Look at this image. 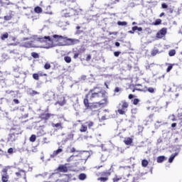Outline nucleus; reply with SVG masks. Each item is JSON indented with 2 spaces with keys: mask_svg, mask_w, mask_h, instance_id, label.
Listing matches in <instances>:
<instances>
[{
  "mask_svg": "<svg viewBox=\"0 0 182 182\" xmlns=\"http://www.w3.org/2000/svg\"><path fill=\"white\" fill-rule=\"evenodd\" d=\"M107 180H109V178L105 177V176L100 177V178H97V181H101V182H106V181H107Z\"/></svg>",
  "mask_w": 182,
  "mask_h": 182,
  "instance_id": "4be33fe9",
  "label": "nucleus"
},
{
  "mask_svg": "<svg viewBox=\"0 0 182 182\" xmlns=\"http://www.w3.org/2000/svg\"><path fill=\"white\" fill-rule=\"evenodd\" d=\"M33 78L35 80H39V75L38 74H33Z\"/></svg>",
  "mask_w": 182,
  "mask_h": 182,
  "instance_id": "37998d69",
  "label": "nucleus"
},
{
  "mask_svg": "<svg viewBox=\"0 0 182 182\" xmlns=\"http://www.w3.org/2000/svg\"><path fill=\"white\" fill-rule=\"evenodd\" d=\"M163 142V139H161V138H159L157 139V144H160V143Z\"/></svg>",
  "mask_w": 182,
  "mask_h": 182,
  "instance_id": "0e129e2a",
  "label": "nucleus"
},
{
  "mask_svg": "<svg viewBox=\"0 0 182 182\" xmlns=\"http://www.w3.org/2000/svg\"><path fill=\"white\" fill-rule=\"evenodd\" d=\"M103 103L100 102H89V100H87V95H85V98L84 99V105L86 109H99L100 106H102Z\"/></svg>",
  "mask_w": 182,
  "mask_h": 182,
  "instance_id": "f257e3e1",
  "label": "nucleus"
},
{
  "mask_svg": "<svg viewBox=\"0 0 182 182\" xmlns=\"http://www.w3.org/2000/svg\"><path fill=\"white\" fill-rule=\"evenodd\" d=\"M0 85L2 86V87L6 86V83L5 82V78H4V77H0Z\"/></svg>",
  "mask_w": 182,
  "mask_h": 182,
  "instance_id": "aec40b11",
  "label": "nucleus"
},
{
  "mask_svg": "<svg viewBox=\"0 0 182 182\" xmlns=\"http://www.w3.org/2000/svg\"><path fill=\"white\" fill-rule=\"evenodd\" d=\"M9 36V34H8V33H5L4 34L1 35V41H5V39H8Z\"/></svg>",
  "mask_w": 182,
  "mask_h": 182,
  "instance_id": "c85d7f7f",
  "label": "nucleus"
},
{
  "mask_svg": "<svg viewBox=\"0 0 182 182\" xmlns=\"http://www.w3.org/2000/svg\"><path fill=\"white\" fill-rule=\"evenodd\" d=\"M68 164H65V165H60L58 168V170H59V171L60 173H68Z\"/></svg>",
  "mask_w": 182,
  "mask_h": 182,
  "instance_id": "1a4fd4ad",
  "label": "nucleus"
},
{
  "mask_svg": "<svg viewBox=\"0 0 182 182\" xmlns=\"http://www.w3.org/2000/svg\"><path fill=\"white\" fill-rule=\"evenodd\" d=\"M53 38H54V39H57V41H62V39H63V36L56 34L53 35Z\"/></svg>",
  "mask_w": 182,
  "mask_h": 182,
  "instance_id": "393cba45",
  "label": "nucleus"
},
{
  "mask_svg": "<svg viewBox=\"0 0 182 182\" xmlns=\"http://www.w3.org/2000/svg\"><path fill=\"white\" fill-rule=\"evenodd\" d=\"M166 33H167V28H163L156 33V38H161Z\"/></svg>",
  "mask_w": 182,
  "mask_h": 182,
  "instance_id": "0eeeda50",
  "label": "nucleus"
},
{
  "mask_svg": "<svg viewBox=\"0 0 182 182\" xmlns=\"http://www.w3.org/2000/svg\"><path fill=\"white\" fill-rule=\"evenodd\" d=\"M64 60L66 63H70V62H72V58L70 56H65L64 57Z\"/></svg>",
  "mask_w": 182,
  "mask_h": 182,
  "instance_id": "2f4dec72",
  "label": "nucleus"
},
{
  "mask_svg": "<svg viewBox=\"0 0 182 182\" xmlns=\"http://www.w3.org/2000/svg\"><path fill=\"white\" fill-rule=\"evenodd\" d=\"M157 53H160V52L159 51V49H154L151 50V56H156Z\"/></svg>",
  "mask_w": 182,
  "mask_h": 182,
  "instance_id": "c756f323",
  "label": "nucleus"
},
{
  "mask_svg": "<svg viewBox=\"0 0 182 182\" xmlns=\"http://www.w3.org/2000/svg\"><path fill=\"white\" fill-rule=\"evenodd\" d=\"M50 117V114L47 113V114H41V119L43 120H48Z\"/></svg>",
  "mask_w": 182,
  "mask_h": 182,
  "instance_id": "f3484780",
  "label": "nucleus"
},
{
  "mask_svg": "<svg viewBox=\"0 0 182 182\" xmlns=\"http://www.w3.org/2000/svg\"><path fill=\"white\" fill-rule=\"evenodd\" d=\"M87 131V127L82 125L80 132H81V133H85V132Z\"/></svg>",
  "mask_w": 182,
  "mask_h": 182,
  "instance_id": "72a5a7b5",
  "label": "nucleus"
},
{
  "mask_svg": "<svg viewBox=\"0 0 182 182\" xmlns=\"http://www.w3.org/2000/svg\"><path fill=\"white\" fill-rule=\"evenodd\" d=\"M78 178L81 181H85V180H86V178H87V176L86 175V173H80L78 176Z\"/></svg>",
  "mask_w": 182,
  "mask_h": 182,
  "instance_id": "2eb2a0df",
  "label": "nucleus"
},
{
  "mask_svg": "<svg viewBox=\"0 0 182 182\" xmlns=\"http://www.w3.org/2000/svg\"><path fill=\"white\" fill-rule=\"evenodd\" d=\"M52 45L50 46H40V48H43L44 49H50V48H52Z\"/></svg>",
  "mask_w": 182,
  "mask_h": 182,
  "instance_id": "603ef678",
  "label": "nucleus"
},
{
  "mask_svg": "<svg viewBox=\"0 0 182 182\" xmlns=\"http://www.w3.org/2000/svg\"><path fill=\"white\" fill-rule=\"evenodd\" d=\"M79 53H75L73 56L74 59H77V58H79Z\"/></svg>",
  "mask_w": 182,
  "mask_h": 182,
  "instance_id": "13d9d810",
  "label": "nucleus"
},
{
  "mask_svg": "<svg viewBox=\"0 0 182 182\" xmlns=\"http://www.w3.org/2000/svg\"><path fill=\"white\" fill-rule=\"evenodd\" d=\"M31 56H32V58H33L34 59H38V58H39V54H38V53L33 52V53H31Z\"/></svg>",
  "mask_w": 182,
  "mask_h": 182,
  "instance_id": "473e14b6",
  "label": "nucleus"
},
{
  "mask_svg": "<svg viewBox=\"0 0 182 182\" xmlns=\"http://www.w3.org/2000/svg\"><path fill=\"white\" fill-rule=\"evenodd\" d=\"M13 102L15 103V105H19V100L18 99H14Z\"/></svg>",
  "mask_w": 182,
  "mask_h": 182,
  "instance_id": "bf43d9fd",
  "label": "nucleus"
},
{
  "mask_svg": "<svg viewBox=\"0 0 182 182\" xmlns=\"http://www.w3.org/2000/svg\"><path fill=\"white\" fill-rule=\"evenodd\" d=\"M29 140H30V141H31V143H34V141H36V135L32 134L30 136Z\"/></svg>",
  "mask_w": 182,
  "mask_h": 182,
  "instance_id": "a878e982",
  "label": "nucleus"
},
{
  "mask_svg": "<svg viewBox=\"0 0 182 182\" xmlns=\"http://www.w3.org/2000/svg\"><path fill=\"white\" fill-rule=\"evenodd\" d=\"M171 69H173V65L169 64V65L168 66V68L166 69L167 73H168V72H170L171 70Z\"/></svg>",
  "mask_w": 182,
  "mask_h": 182,
  "instance_id": "de8ad7c7",
  "label": "nucleus"
},
{
  "mask_svg": "<svg viewBox=\"0 0 182 182\" xmlns=\"http://www.w3.org/2000/svg\"><path fill=\"white\" fill-rule=\"evenodd\" d=\"M4 21H11V19H12V16L9 15V16H5L4 17Z\"/></svg>",
  "mask_w": 182,
  "mask_h": 182,
  "instance_id": "a19ab883",
  "label": "nucleus"
},
{
  "mask_svg": "<svg viewBox=\"0 0 182 182\" xmlns=\"http://www.w3.org/2000/svg\"><path fill=\"white\" fill-rule=\"evenodd\" d=\"M176 55V50H171L168 52V55L169 56H174Z\"/></svg>",
  "mask_w": 182,
  "mask_h": 182,
  "instance_id": "58836bf2",
  "label": "nucleus"
},
{
  "mask_svg": "<svg viewBox=\"0 0 182 182\" xmlns=\"http://www.w3.org/2000/svg\"><path fill=\"white\" fill-rule=\"evenodd\" d=\"M139 102H140V100L135 98L133 101V105H139Z\"/></svg>",
  "mask_w": 182,
  "mask_h": 182,
  "instance_id": "09e8293b",
  "label": "nucleus"
},
{
  "mask_svg": "<svg viewBox=\"0 0 182 182\" xmlns=\"http://www.w3.org/2000/svg\"><path fill=\"white\" fill-rule=\"evenodd\" d=\"M112 168H113V165L111 166V168H109V171H102V172L100 173V175L102 177L109 178V176H110V174H112V172L110 171L112 170Z\"/></svg>",
  "mask_w": 182,
  "mask_h": 182,
  "instance_id": "9b49d317",
  "label": "nucleus"
},
{
  "mask_svg": "<svg viewBox=\"0 0 182 182\" xmlns=\"http://www.w3.org/2000/svg\"><path fill=\"white\" fill-rule=\"evenodd\" d=\"M117 112H118L119 114H125L127 109H124V108L118 109Z\"/></svg>",
  "mask_w": 182,
  "mask_h": 182,
  "instance_id": "cd10ccee",
  "label": "nucleus"
},
{
  "mask_svg": "<svg viewBox=\"0 0 182 182\" xmlns=\"http://www.w3.org/2000/svg\"><path fill=\"white\" fill-rule=\"evenodd\" d=\"M50 68V64L49 63H46L45 65H44V68L48 70H49V68Z\"/></svg>",
  "mask_w": 182,
  "mask_h": 182,
  "instance_id": "3c124183",
  "label": "nucleus"
},
{
  "mask_svg": "<svg viewBox=\"0 0 182 182\" xmlns=\"http://www.w3.org/2000/svg\"><path fill=\"white\" fill-rule=\"evenodd\" d=\"M87 76L86 75H82L80 77V80H86L87 79Z\"/></svg>",
  "mask_w": 182,
  "mask_h": 182,
  "instance_id": "4d7b16f0",
  "label": "nucleus"
},
{
  "mask_svg": "<svg viewBox=\"0 0 182 182\" xmlns=\"http://www.w3.org/2000/svg\"><path fill=\"white\" fill-rule=\"evenodd\" d=\"M64 42L65 45L66 46H71L72 45H76L80 42L79 39L76 38H64Z\"/></svg>",
  "mask_w": 182,
  "mask_h": 182,
  "instance_id": "20e7f679",
  "label": "nucleus"
},
{
  "mask_svg": "<svg viewBox=\"0 0 182 182\" xmlns=\"http://www.w3.org/2000/svg\"><path fill=\"white\" fill-rule=\"evenodd\" d=\"M160 24H161V19L160 18L156 19L154 23V25L155 26L160 25Z\"/></svg>",
  "mask_w": 182,
  "mask_h": 182,
  "instance_id": "ea45409f",
  "label": "nucleus"
},
{
  "mask_svg": "<svg viewBox=\"0 0 182 182\" xmlns=\"http://www.w3.org/2000/svg\"><path fill=\"white\" fill-rule=\"evenodd\" d=\"M146 90H147V92H149V93H156V88H153V87H146Z\"/></svg>",
  "mask_w": 182,
  "mask_h": 182,
  "instance_id": "5701e85b",
  "label": "nucleus"
},
{
  "mask_svg": "<svg viewBox=\"0 0 182 182\" xmlns=\"http://www.w3.org/2000/svg\"><path fill=\"white\" fill-rule=\"evenodd\" d=\"M117 25H119V26H126V25H127V22H126V21H118Z\"/></svg>",
  "mask_w": 182,
  "mask_h": 182,
  "instance_id": "c9c22d12",
  "label": "nucleus"
},
{
  "mask_svg": "<svg viewBox=\"0 0 182 182\" xmlns=\"http://www.w3.org/2000/svg\"><path fill=\"white\" fill-rule=\"evenodd\" d=\"M62 151H63V149L61 148H59L58 149L54 151L52 154H50V158L53 159L54 157H56V156H58V154H60Z\"/></svg>",
  "mask_w": 182,
  "mask_h": 182,
  "instance_id": "f8f14e48",
  "label": "nucleus"
},
{
  "mask_svg": "<svg viewBox=\"0 0 182 182\" xmlns=\"http://www.w3.org/2000/svg\"><path fill=\"white\" fill-rule=\"evenodd\" d=\"M73 157H75V155H71L68 159L67 161L69 163L70 161H72V159H73Z\"/></svg>",
  "mask_w": 182,
  "mask_h": 182,
  "instance_id": "5fc2aeb1",
  "label": "nucleus"
},
{
  "mask_svg": "<svg viewBox=\"0 0 182 182\" xmlns=\"http://www.w3.org/2000/svg\"><path fill=\"white\" fill-rule=\"evenodd\" d=\"M22 131H18V132H11V134H9V136L7 138V141H11L14 142L15 140H16V136L18 134H21Z\"/></svg>",
  "mask_w": 182,
  "mask_h": 182,
  "instance_id": "39448f33",
  "label": "nucleus"
},
{
  "mask_svg": "<svg viewBox=\"0 0 182 182\" xmlns=\"http://www.w3.org/2000/svg\"><path fill=\"white\" fill-rule=\"evenodd\" d=\"M154 117V114H151L149 116V119H150V120H153V117Z\"/></svg>",
  "mask_w": 182,
  "mask_h": 182,
  "instance_id": "69168bd1",
  "label": "nucleus"
},
{
  "mask_svg": "<svg viewBox=\"0 0 182 182\" xmlns=\"http://www.w3.org/2000/svg\"><path fill=\"white\" fill-rule=\"evenodd\" d=\"M106 91L101 90L98 91L97 92H92L90 97V100H93V99L96 97H104L103 100L107 102V98H106Z\"/></svg>",
  "mask_w": 182,
  "mask_h": 182,
  "instance_id": "f03ea898",
  "label": "nucleus"
},
{
  "mask_svg": "<svg viewBox=\"0 0 182 182\" xmlns=\"http://www.w3.org/2000/svg\"><path fill=\"white\" fill-rule=\"evenodd\" d=\"M114 92V93H119V92H120V88L119 87H116Z\"/></svg>",
  "mask_w": 182,
  "mask_h": 182,
  "instance_id": "864d4df0",
  "label": "nucleus"
},
{
  "mask_svg": "<svg viewBox=\"0 0 182 182\" xmlns=\"http://www.w3.org/2000/svg\"><path fill=\"white\" fill-rule=\"evenodd\" d=\"M27 94L29 96H31V97H33V96H36V95H40V92L38 91H35L31 88H29L27 91Z\"/></svg>",
  "mask_w": 182,
  "mask_h": 182,
  "instance_id": "9d476101",
  "label": "nucleus"
},
{
  "mask_svg": "<svg viewBox=\"0 0 182 182\" xmlns=\"http://www.w3.org/2000/svg\"><path fill=\"white\" fill-rule=\"evenodd\" d=\"M82 32H83V31L77 30L75 32V35H80V33H82Z\"/></svg>",
  "mask_w": 182,
  "mask_h": 182,
  "instance_id": "e2e57ef3",
  "label": "nucleus"
},
{
  "mask_svg": "<svg viewBox=\"0 0 182 182\" xmlns=\"http://www.w3.org/2000/svg\"><path fill=\"white\" fill-rule=\"evenodd\" d=\"M11 133H18V132H21L20 128H12L11 129Z\"/></svg>",
  "mask_w": 182,
  "mask_h": 182,
  "instance_id": "e433bc0d",
  "label": "nucleus"
},
{
  "mask_svg": "<svg viewBox=\"0 0 182 182\" xmlns=\"http://www.w3.org/2000/svg\"><path fill=\"white\" fill-rule=\"evenodd\" d=\"M53 127H56L57 129H63L61 123H57V124H54Z\"/></svg>",
  "mask_w": 182,
  "mask_h": 182,
  "instance_id": "4c0bfd02",
  "label": "nucleus"
},
{
  "mask_svg": "<svg viewBox=\"0 0 182 182\" xmlns=\"http://www.w3.org/2000/svg\"><path fill=\"white\" fill-rule=\"evenodd\" d=\"M85 124H87L88 129H92L95 123L92 121H88L85 122Z\"/></svg>",
  "mask_w": 182,
  "mask_h": 182,
  "instance_id": "412c9836",
  "label": "nucleus"
},
{
  "mask_svg": "<svg viewBox=\"0 0 182 182\" xmlns=\"http://www.w3.org/2000/svg\"><path fill=\"white\" fill-rule=\"evenodd\" d=\"M112 180L113 182H119L120 180H122V178H117V176H116Z\"/></svg>",
  "mask_w": 182,
  "mask_h": 182,
  "instance_id": "a18cd8bd",
  "label": "nucleus"
},
{
  "mask_svg": "<svg viewBox=\"0 0 182 182\" xmlns=\"http://www.w3.org/2000/svg\"><path fill=\"white\" fill-rule=\"evenodd\" d=\"M8 153H9V154H12L14 153V149L13 148H9L8 149Z\"/></svg>",
  "mask_w": 182,
  "mask_h": 182,
  "instance_id": "6e6d98bb",
  "label": "nucleus"
},
{
  "mask_svg": "<svg viewBox=\"0 0 182 182\" xmlns=\"http://www.w3.org/2000/svg\"><path fill=\"white\" fill-rule=\"evenodd\" d=\"M44 39L45 42H52V38H50V36H45Z\"/></svg>",
  "mask_w": 182,
  "mask_h": 182,
  "instance_id": "79ce46f5",
  "label": "nucleus"
},
{
  "mask_svg": "<svg viewBox=\"0 0 182 182\" xmlns=\"http://www.w3.org/2000/svg\"><path fill=\"white\" fill-rule=\"evenodd\" d=\"M2 172L4 173V175H8V169L7 168H3Z\"/></svg>",
  "mask_w": 182,
  "mask_h": 182,
  "instance_id": "680f3d73",
  "label": "nucleus"
},
{
  "mask_svg": "<svg viewBox=\"0 0 182 182\" xmlns=\"http://www.w3.org/2000/svg\"><path fill=\"white\" fill-rule=\"evenodd\" d=\"M128 97L129 99L132 100L134 97V95L133 94H130Z\"/></svg>",
  "mask_w": 182,
  "mask_h": 182,
  "instance_id": "338daca9",
  "label": "nucleus"
},
{
  "mask_svg": "<svg viewBox=\"0 0 182 182\" xmlns=\"http://www.w3.org/2000/svg\"><path fill=\"white\" fill-rule=\"evenodd\" d=\"M124 143L127 145V146H130V144H132L133 143V139L128 137L127 139H125L124 140Z\"/></svg>",
  "mask_w": 182,
  "mask_h": 182,
  "instance_id": "4468645a",
  "label": "nucleus"
},
{
  "mask_svg": "<svg viewBox=\"0 0 182 182\" xmlns=\"http://www.w3.org/2000/svg\"><path fill=\"white\" fill-rule=\"evenodd\" d=\"M23 46H24V48H37V46L35 45V41H33L24 43Z\"/></svg>",
  "mask_w": 182,
  "mask_h": 182,
  "instance_id": "6e6552de",
  "label": "nucleus"
},
{
  "mask_svg": "<svg viewBox=\"0 0 182 182\" xmlns=\"http://www.w3.org/2000/svg\"><path fill=\"white\" fill-rule=\"evenodd\" d=\"M149 165V161L146 159H143L141 161V166L142 167H147V166Z\"/></svg>",
  "mask_w": 182,
  "mask_h": 182,
  "instance_id": "bb28decb",
  "label": "nucleus"
},
{
  "mask_svg": "<svg viewBox=\"0 0 182 182\" xmlns=\"http://www.w3.org/2000/svg\"><path fill=\"white\" fill-rule=\"evenodd\" d=\"M137 180H139V178H137V177H134L133 178V182H137Z\"/></svg>",
  "mask_w": 182,
  "mask_h": 182,
  "instance_id": "774afa93",
  "label": "nucleus"
},
{
  "mask_svg": "<svg viewBox=\"0 0 182 182\" xmlns=\"http://www.w3.org/2000/svg\"><path fill=\"white\" fill-rule=\"evenodd\" d=\"M8 180H9V176L2 175V176H1V181L2 182H8Z\"/></svg>",
  "mask_w": 182,
  "mask_h": 182,
  "instance_id": "a211bd4d",
  "label": "nucleus"
},
{
  "mask_svg": "<svg viewBox=\"0 0 182 182\" xmlns=\"http://www.w3.org/2000/svg\"><path fill=\"white\" fill-rule=\"evenodd\" d=\"M82 11L81 9H73V8L70 9V11L68 13H64L63 16L64 18H69L70 16H75V15H79Z\"/></svg>",
  "mask_w": 182,
  "mask_h": 182,
  "instance_id": "7ed1b4c3",
  "label": "nucleus"
},
{
  "mask_svg": "<svg viewBox=\"0 0 182 182\" xmlns=\"http://www.w3.org/2000/svg\"><path fill=\"white\" fill-rule=\"evenodd\" d=\"M122 109H124L126 110L127 107H129V104L126 101H122Z\"/></svg>",
  "mask_w": 182,
  "mask_h": 182,
  "instance_id": "b1692460",
  "label": "nucleus"
},
{
  "mask_svg": "<svg viewBox=\"0 0 182 182\" xmlns=\"http://www.w3.org/2000/svg\"><path fill=\"white\" fill-rule=\"evenodd\" d=\"M45 135V131L43 129H41L37 132L38 137H41V136Z\"/></svg>",
  "mask_w": 182,
  "mask_h": 182,
  "instance_id": "7c9ffc66",
  "label": "nucleus"
},
{
  "mask_svg": "<svg viewBox=\"0 0 182 182\" xmlns=\"http://www.w3.org/2000/svg\"><path fill=\"white\" fill-rule=\"evenodd\" d=\"M55 99V92L50 91L47 92V94L45 96V100L46 102H52V100H54Z\"/></svg>",
  "mask_w": 182,
  "mask_h": 182,
  "instance_id": "423d86ee",
  "label": "nucleus"
},
{
  "mask_svg": "<svg viewBox=\"0 0 182 182\" xmlns=\"http://www.w3.org/2000/svg\"><path fill=\"white\" fill-rule=\"evenodd\" d=\"M97 89V87H95L94 88H92V90H90L89 91V92L86 95V96H87V100H89V96H90V94L93 93V92H95V90Z\"/></svg>",
  "mask_w": 182,
  "mask_h": 182,
  "instance_id": "f704fd0d",
  "label": "nucleus"
},
{
  "mask_svg": "<svg viewBox=\"0 0 182 182\" xmlns=\"http://www.w3.org/2000/svg\"><path fill=\"white\" fill-rule=\"evenodd\" d=\"M120 53H122V52L115 51V52H114V56H115V58H119V56L120 55Z\"/></svg>",
  "mask_w": 182,
  "mask_h": 182,
  "instance_id": "c03bdc74",
  "label": "nucleus"
},
{
  "mask_svg": "<svg viewBox=\"0 0 182 182\" xmlns=\"http://www.w3.org/2000/svg\"><path fill=\"white\" fill-rule=\"evenodd\" d=\"M19 69H20V68L18 65L13 67L14 72H19Z\"/></svg>",
  "mask_w": 182,
  "mask_h": 182,
  "instance_id": "49530a36",
  "label": "nucleus"
},
{
  "mask_svg": "<svg viewBox=\"0 0 182 182\" xmlns=\"http://www.w3.org/2000/svg\"><path fill=\"white\" fill-rule=\"evenodd\" d=\"M167 158L165 156H159L157 157V163H163Z\"/></svg>",
  "mask_w": 182,
  "mask_h": 182,
  "instance_id": "dca6fc26",
  "label": "nucleus"
},
{
  "mask_svg": "<svg viewBox=\"0 0 182 182\" xmlns=\"http://www.w3.org/2000/svg\"><path fill=\"white\" fill-rule=\"evenodd\" d=\"M161 8L163 9H167L168 8V6L167 5V4L164 3V4H161Z\"/></svg>",
  "mask_w": 182,
  "mask_h": 182,
  "instance_id": "8fccbe9b",
  "label": "nucleus"
},
{
  "mask_svg": "<svg viewBox=\"0 0 182 182\" xmlns=\"http://www.w3.org/2000/svg\"><path fill=\"white\" fill-rule=\"evenodd\" d=\"M178 156V152H176L175 154H172L168 159V163H173L174 161V159Z\"/></svg>",
  "mask_w": 182,
  "mask_h": 182,
  "instance_id": "ddd939ff",
  "label": "nucleus"
},
{
  "mask_svg": "<svg viewBox=\"0 0 182 182\" xmlns=\"http://www.w3.org/2000/svg\"><path fill=\"white\" fill-rule=\"evenodd\" d=\"M92 59V55H88L86 58V60L87 62H89V60H90Z\"/></svg>",
  "mask_w": 182,
  "mask_h": 182,
  "instance_id": "052dcab7",
  "label": "nucleus"
},
{
  "mask_svg": "<svg viewBox=\"0 0 182 182\" xmlns=\"http://www.w3.org/2000/svg\"><path fill=\"white\" fill-rule=\"evenodd\" d=\"M34 12H36V14H42V8L41 6L35 7Z\"/></svg>",
  "mask_w": 182,
  "mask_h": 182,
  "instance_id": "6ab92c4d",
  "label": "nucleus"
}]
</instances>
